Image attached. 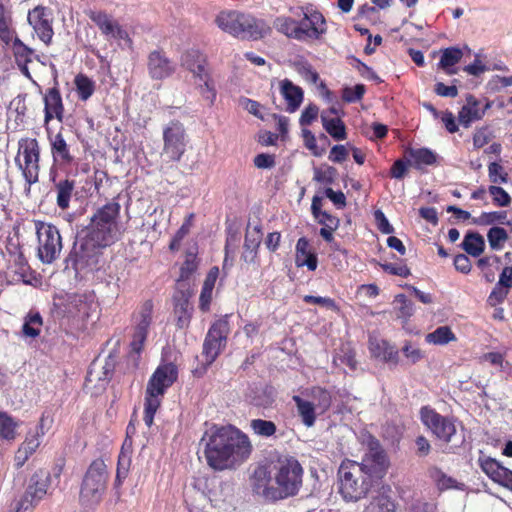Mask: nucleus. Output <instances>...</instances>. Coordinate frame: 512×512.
<instances>
[{
	"mask_svg": "<svg viewBox=\"0 0 512 512\" xmlns=\"http://www.w3.org/2000/svg\"><path fill=\"white\" fill-rule=\"evenodd\" d=\"M121 206L111 201L99 208L91 217L90 224L77 236L68 257L67 265L78 271L90 264L98 249L117 240L119 235L117 219Z\"/></svg>",
	"mask_w": 512,
	"mask_h": 512,
	"instance_id": "f257e3e1",
	"label": "nucleus"
},
{
	"mask_svg": "<svg viewBox=\"0 0 512 512\" xmlns=\"http://www.w3.org/2000/svg\"><path fill=\"white\" fill-rule=\"evenodd\" d=\"M199 445L207 464L217 471L235 469L252 452L248 436L232 426H212L205 431Z\"/></svg>",
	"mask_w": 512,
	"mask_h": 512,
	"instance_id": "f03ea898",
	"label": "nucleus"
},
{
	"mask_svg": "<svg viewBox=\"0 0 512 512\" xmlns=\"http://www.w3.org/2000/svg\"><path fill=\"white\" fill-rule=\"evenodd\" d=\"M303 468L292 456H281L272 463L270 470L260 466L251 477L252 491L266 501L293 497L298 494L303 482Z\"/></svg>",
	"mask_w": 512,
	"mask_h": 512,
	"instance_id": "7ed1b4c3",
	"label": "nucleus"
},
{
	"mask_svg": "<svg viewBox=\"0 0 512 512\" xmlns=\"http://www.w3.org/2000/svg\"><path fill=\"white\" fill-rule=\"evenodd\" d=\"M215 22L222 31L241 39L257 40L270 31L263 20L233 10L221 11Z\"/></svg>",
	"mask_w": 512,
	"mask_h": 512,
	"instance_id": "20e7f679",
	"label": "nucleus"
},
{
	"mask_svg": "<svg viewBox=\"0 0 512 512\" xmlns=\"http://www.w3.org/2000/svg\"><path fill=\"white\" fill-rule=\"evenodd\" d=\"M338 474L339 491L347 502H357L364 498L373 486L374 479L366 475L357 462H343L339 467Z\"/></svg>",
	"mask_w": 512,
	"mask_h": 512,
	"instance_id": "39448f33",
	"label": "nucleus"
},
{
	"mask_svg": "<svg viewBox=\"0 0 512 512\" xmlns=\"http://www.w3.org/2000/svg\"><path fill=\"white\" fill-rule=\"evenodd\" d=\"M423 424L441 441L450 444L446 452H452L464 443V435L457 432L455 419L443 416L429 407L420 411Z\"/></svg>",
	"mask_w": 512,
	"mask_h": 512,
	"instance_id": "423d86ee",
	"label": "nucleus"
},
{
	"mask_svg": "<svg viewBox=\"0 0 512 512\" xmlns=\"http://www.w3.org/2000/svg\"><path fill=\"white\" fill-rule=\"evenodd\" d=\"M229 332L227 319H219L212 324L204 339L201 365L193 369L195 376L201 377L206 373L207 368L216 360L225 347Z\"/></svg>",
	"mask_w": 512,
	"mask_h": 512,
	"instance_id": "0eeeda50",
	"label": "nucleus"
},
{
	"mask_svg": "<svg viewBox=\"0 0 512 512\" xmlns=\"http://www.w3.org/2000/svg\"><path fill=\"white\" fill-rule=\"evenodd\" d=\"M108 479L107 467L103 460H94L84 478L80 490V502L86 507L98 504L106 490Z\"/></svg>",
	"mask_w": 512,
	"mask_h": 512,
	"instance_id": "6e6552de",
	"label": "nucleus"
},
{
	"mask_svg": "<svg viewBox=\"0 0 512 512\" xmlns=\"http://www.w3.org/2000/svg\"><path fill=\"white\" fill-rule=\"evenodd\" d=\"M37 256L43 264H52L62 251V238L58 228L50 223L35 221Z\"/></svg>",
	"mask_w": 512,
	"mask_h": 512,
	"instance_id": "1a4fd4ad",
	"label": "nucleus"
},
{
	"mask_svg": "<svg viewBox=\"0 0 512 512\" xmlns=\"http://www.w3.org/2000/svg\"><path fill=\"white\" fill-rule=\"evenodd\" d=\"M188 143L184 125L179 121H171L163 129L162 159L166 162H180Z\"/></svg>",
	"mask_w": 512,
	"mask_h": 512,
	"instance_id": "9d476101",
	"label": "nucleus"
},
{
	"mask_svg": "<svg viewBox=\"0 0 512 512\" xmlns=\"http://www.w3.org/2000/svg\"><path fill=\"white\" fill-rule=\"evenodd\" d=\"M18 154L24 157V164L18 158L15 159L22 174L30 186L38 182L39 177V160H40V147L36 139L23 138L19 140Z\"/></svg>",
	"mask_w": 512,
	"mask_h": 512,
	"instance_id": "9b49d317",
	"label": "nucleus"
},
{
	"mask_svg": "<svg viewBox=\"0 0 512 512\" xmlns=\"http://www.w3.org/2000/svg\"><path fill=\"white\" fill-rule=\"evenodd\" d=\"M359 466L366 475H369L375 481L381 480L384 477L389 467V460L377 439L370 438L368 450Z\"/></svg>",
	"mask_w": 512,
	"mask_h": 512,
	"instance_id": "f8f14e48",
	"label": "nucleus"
},
{
	"mask_svg": "<svg viewBox=\"0 0 512 512\" xmlns=\"http://www.w3.org/2000/svg\"><path fill=\"white\" fill-rule=\"evenodd\" d=\"M49 484V472L43 469L36 471L31 476L27 489L18 504V512L27 511L37 505L47 494Z\"/></svg>",
	"mask_w": 512,
	"mask_h": 512,
	"instance_id": "ddd939ff",
	"label": "nucleus"
},
{
	"mask_svg": "<svg viewBox=\"0 0 512 512\" xmlns=\"http://www.w3.org/2000/svg\"><path fill=\"white\" fill-rule=\"evenodd\" d=\"M302 19L297 21V29H301L307 36L305 41L319 39L326 33V21L324 16L311 7H301Z\"/></svg>",
	"mask_w": 512,
	"mask_h": 512,
	"instance_id": "4468645a",
	"label": "nucleus"
},
{
	"mask_svg": "<svg viewBox=\"0 0 512 512\" xmlns=\"http://www.w3.org/2000/svg\"><path fill=\"white\" fill-rule=\"evenodd\" d=\"M50 15L48 9L43 6H36L28 13L29 24L45 44L51 42L54 34Z\"/></svg>",
	"mask_w": 512,
	"mask_h": 512,
	"instance_id": "2eb2a0df",
	"label": "nucleus"
},
{
	"mask_svg": "<svg viewBox=\"0 0 512 512\" xmlns=\"http://www.w3.org/2000/svg\"><path fill=\"white\" fill-rule=\"evenodd\" d=\"M153 303L151 300H147L141 306L138 314V322L135 327L133 340L131 342L132 350L136 353H140L142 346L147 338L148 328L152 322Z\"/></svg>",
	"mask_w": 512,
	"mask_h": 512,
	"instance_id": "dca6fc26",
	"label": "nucleus"
},
{
	"mask_svg": "<svg viewBox=\"0 0 512 512\" xmlns=\"http://www.w3.org/2000/svg\"><path fill=\"white\" fill-rule=\"evenodd\" d=\"M177 376L178 371L174 364L159 366L149 379L146 389L164 395L167 388L177 380Z\"/></svg>",
	"mask_w": 512,
	"mask_h": 512,
	"instance_id": "f3484780",
	"label": "nucleus"
},
{
	"mask_svg": "<svg viewBox=\"0 0 512 512\" xmlns=\"http://www.w3.org/2000/svg\"><path fill=\"white\" fill-rule=\"evenodd\" d=\"M147 66L149 75L156 80L170 77L176 69L175 63L161 51H153L149 54Z\"/></svg>",
	"mask_w": 512,
	"mask_h": 512,
	"instance_id": "a211bd4d",
	"label": "nucleus"
},
{
	"mask_svg": "<svg viewBox=\"0 0 512 512\" xmlns=\"http://www.w3.org/2000/svg\"><path fill=\"white\" fill-rule=\"evenodd\" d=\"M490 107V102H487L485 106L481 108L480 101L478 99L471 94L467 95L466 104L462 106L458 114L460 124L465 128H468L472 122L482 119L485 112Z\"/></svg>",
	"mask_w": 512,
	"mask_h": 512,
	"instance_id": "6ab92c4d",
	"label": "nucleus"
},
{
	"mask_svg": "<svg viewBox=\"0 0 512 512\" xmlns=\"http://www.w3.org/2000/svg\"><path fill=\"white\" fill-rule=\"evenodd\" d=\"M482 470L494 482L512 490V471L492 458L480 460Z\"/></svg>",
	"mask_w": 512,
	"mask_h": 512,
	"instance_id": "aec40b11",
	"label": "nucleus"
},
{
	"mask_svg": "<svg viewBox=\"0 0 512 512\" xmlns=\"http://www.w3.org/2000/svg\"><path fill=\"white\" fill-rule=\"evenodd\" d=\"M44 125L55 117L57 120L62 122L64 114V106L60 91L57 87H53L47 90L44 96Z\"/></svg>",
	"mask_w": 512,
	"mask_h": 512,
	"instance_id": "412c9836",
	"label": "nucleus"
},
{
	"mask_svg": "<svg viewBox=\"0 0 512 512\" xmlns=\"http://www.w3.org/2000/svg\"><path fill=\"white\" fill-rule=\"evenodd\" d=\"M49 141L54 162L64 165H69L73 162L74 157L70 153V147L62 133L58 132L54 136H49Z\"/></svg>",
	"mask_w": 512,
	"mask_h": 512,
	"instance_id": "4be33fe9",
	"label": "nucleus"
},
{
	"mask_svg": "<svg viewBox=\"0 0 512 512\" xmlns=\"http://www.w3.org/2000/svg\"><path fill=\"white\" fill-rule=\"evenodd\" d=\"M280 92L287 102V111L295 112L303 101V90L289 79H284L280 82Z\"/></svg>",
	"mask_w": 512,
	"mask_h": 512,
	"instance_id": "5701e85b",
	"label": "nucleus"
},
{
	"mask_svg": "<svg viewBox=\"0 0 512 512\" xmlns=\"http://www.w3.org/2000/svg\"><path fill=\"white\" fill-rule=\"evenodd\" d=\"M295 262L298 267L306 266L310 271L317 268V256L310 250L309 241L305 237H301L297 241Z\"/></svg>",
	"mask_w": 512,
	"mask_h": 512,
	"instance_id": "b1692460",
	"label": "nucleus"
},
{
	"mask_svg": "<svg viewBox=\"0 0 512 512\" xmlns=\"http://www.w3.org/2000/svg\"><path fill=\"white\" fill-rule=\"evenodd\" d=\"M174 302L177 326L180 329L188 327L192 313V307L190 306L188 295L181 291L174 296Z\"/></svg>",
	"mask_w": 512,
	"mask_h": 512,
	"instance_id": "393cba45",
	"label": "nucleus"
},
{
	"mask_svg": "<svg viewBox=\"0 0 512 512\" xmlns=\"http://www.w3.org/2000/svg\"><path fill=\"white\" fill-rule=\"evenodd\" d=\"M273 26L278 32L286 35L288 38L305 42L307 33L305 34L301 29H297V20L280 16L274 20Z\"/></svg>",
	"mask_w": 512,
	"mask_h": 512,
	"instance_id": "a878e982",
	"label": "nucleus"
},
{
	"mask_svg": "<svg viewBox=\"0 0 512 512\" xmlns=\"http://www.w3.org/2000/svg\"><path fill=\"white\" fill-rule=\"evenodd\" d=\"M56 204L61 210H67L70 206V200L74 195L75 181L72 179H63L55 182Z\"/></svg>",
	"mask_w": 512,
	"mask_h": 512,
	"instance_id": "bb28decb",
	"label": "nucleus"
},
{
	"mask_svg": "<svg viewBox=\"0 0 512 512\" xmlns=\"http://www.w3.org/2000/svg\"><path fill=\"white\" fill-rule=\"evenodd\" d=\"M370 350L375 357L380 358L385 362L393 364L398 363V351L385 340H371Z\"/></svg>",
	"mask_w": 512,
	"mask_h": 512,
	"instance_id": "cd10ccee",
	"label": "nucleus"
},
{
	"mask_svg": "<svg viewBox=\"0 0 512 512\" xmlns=\"http://www.w3.org/2000/svg\"><path fill=\"white\" fill-rule=\"evenodd\" d=\"M408 154L411 158L410 165L417 170H422L424 166H432L437 163L438 156L428 148L409 149Z\"/></svg>",
	"mask_w": 512,
	"mask_h": 512,
	"instance_id": "c85d7f7f",
	"label": "nucleus"
},
{
	"mask_svg": "<svg viewBox=\"0 0 512 512\" xmlns=\"http://www.w3.org/2000/svg\"><path fill=\"white\" fill-rule=\"evenodd\" d=\"M182 66L193 73L194 78L207 71L206 59L198 50H189L182 55Z\"/></svg>",
	"mask_w": 512,
	"mask_h": 512,
	"instance_id": "c756f323",
	"label": "nucleus"
},
{
	"mask_svg": "<svg viewBox=\"0 0 512 512\" xmlns=\"http://www.w3.org/2000/svg\"><path fill=\"white\" fill-rule=\"evenodd\" d=\"M261 241V231L258 227L254 228V231H247L244 240V252L242 259L246 263L254 262L257 256V250Z\"/></svg>",
	"mask_w": 512,
	"mask_h": 512,
	"instance_id": "7c9ffc66",
	"label": "nucleus"
},
{
	"mask_svg": "<svg viewBox=\"0 0 512 512\" xmlns=\"http://www.w3.org/2000/svg\"><path fill=\"white\" fill-rule=\"evenodd\" d=\"M388 492H391V487L389 485H382L379 495L373 497L369 505L371 512H395V504L387 495Z\"/></svg>",
	"mask_w": 512,
	"mask_h": 512,
	"instance_id": "2f4dec72",
	"label": "nucleus"
},
{
	"mask_svg": "<svg viewBox=\"0 0 512 512\" xmlns=\"http://www.w3.org/2000/svg\"><path fill=\"white\" fill-rule=\"evenodd\" d=\"M461 248L467 254L473 257H478L483 253L485 249L484 237L478 232L469 231L461 243Z\"/></svg>",
	"mask_w": 512,
	"mask_h": 512,
	"instance_id": "473e14b6",
	"label": "nucleus"
},
{
	"mask_svg": "<svg viewBox=\"0 0 512 512\" xmlns=\"http://www.w3.org/2000/svg\"><path fill=\"white\" fill-rule=\"evenodd\" d=\"M162 396L163 394L146 389L143 420L148 427L153 424L154 415L160 407Z\"/></svg>",
	"mask_w": 512,
	"mask_h": 512,
	"instance_id": "72a5a7b5",
	"label": "nucleus"
},
{
	"mask_svg": "<svg viewBox=\"0 0 512 512\" xmlns=\"http://www.w3.org/2000/svg\"><path fill=\"white\" fill-rule=\"evenodd\" d=\"M321 120L326 132L335 140L346 139V128L340 118H329L327 112H322Z\"/></svg>",
	"mask_w": 512,
	"mask_h": 512,
	"instance_id": "f704fd0d",
	"label": "nucleus"
},
{
	"mask_svg": "<svg viewBox=\"0 0 512 512\" xmlns=\"http://www.w3.org/2000/svg\"><path fill=\"white\" fill-rule=\"evenodd\" d=\"M293 401L296 404L299 415L302 418V422L307 426L311 427L315 423V406L314 403L302 399L300 396H293Z\"/></svg>",
	"mask_w": 512,
	"mask_h": 512,
	"instance_id": "c9c22d12",
	"label": "nucleus"
},
{
	"mask_svg": "<svg viewBox=\"0 0 512 512\" xmlns=\"http://www.w3.org/2000/svg\"><path fill=\"white\" fill-rule=\"evenodd\" d=\"M195 84L199 88L201 95L212 104L216 98V90L208 71L196 76Z\"/></svg>",
	"mask_w": 512,
	"mask_h": 512,
	"instance_id": "e433bc0d",
	"label": "nucleus"
},
{
	"mask_svg": "<svg viewBox=\"0 0 512 512\" xmlns=\"http://www.w3.org/2000/svg\"><path fill=\"white\" fill-rule=\"evenodd\" d=\"M250 428L255 435L263 438H269L277 431V427L273 421L259 418L250 421Z\"/></svg>",
	"mask_w": 512,
	"mask_h": 512,
	"instance_id": "4c0bfd02",
	"label": "nucleus"
},
{
	"mask_svg": "<svg viewBox=\"0 0 512 512\" xmlns=\"http://www.w3.org/2000/svg\"><path fill=\"white\" fill-rule=\"evenodd\" d=\"M463 56L462 51L457 47H449L443 50L439 67L446 70L449 74L454 73L452 70H448L450 67L457 64Z\"/></svg>",
	"mask_w": 512,
	"mask_h": 512,
	"instance_id": "58836bf2",
	"label": "nucleus"
},
{
	"mask_svg": "<svg viewBox=\"0 0 512 512\" xmlns=\"http://www.w3.org/2000/svg\"><path fill=\"white\" fill-rule=\"evenodd\" d=\"M75 85L78 96L83 101L88 100L94 93V82L83 74H79L75 77Z\"/></svg>",
	"mask_w": 512,
	"mask_h": 512,
	"instance_id": "ea45409f",
	"label": "nucleus"
},
{
	"mask_svg": "<svg viewBox=\"0 0 512 512\" xmlns=\"http://www.w3.org/2000/svg\"><path fill=\"white\" fill-rule=\"evenodd\" d=\"M44 417L41 418L39 426L36 429V432L34 434L29 433L25 439V441L22 443L21 448H24V450L31 456L39 447L40 445V437L44 435Z\"/></svg>",
	"mask_w": 512,
	"mask_h": 512,
	"instance_id": "a19ab883",
	"label": "nucleus"
},
{
	"mask_svg": "<svg viewBox=\"0 0 512 512\" xmlns=\"http://www.w3.org/2000/svg\"><path fill=\"white\" fill-rule=\"evenodd\" d=\"M314 406L320 410L321 413L327 411L331 406L332 398L330 393L320 387H314L311 391Z\"/></svg>",
	"mask_w": 512,
	"mask_h": 512,
	"instance_id": "79ce46f5",
	"label": "nucleus"
},
{
	"mask_svg": "<svg viewBox=\"0 0 512 512\" xmlns=\"http://www.w3.org/2000/svg\"><path fill=\"white\" fill-rule=\"evenodd\" d=\"M41 326L42 317L40 314H29L22 326L23 335L26 337L35 338L39 335Z\"/></svg>",
	"mask_w": 512,
	"mask_h": 512,
	"instance_id": "37998d69",
	"label": "nucleus"
},
{
	"mask_svg": "<svg viewBox=\"0 0 512 512\" xmlns=\"http://www.w3.org/2000/svg\"><path fill=\"white\" fill-rule=\"evenodd\" d=\"M455 336L448 326H440L432 333L427 334L426 341L428 343L443 345L454 340Z\"/></svg>",
	"mask_w": 512,
	"mask_h": 512,
	"instance_id": "c03bdc74",
	"label": "nucleus"
},
{
	"mask_svg": "<svg viewBox=\"0 0 512 512\" xmlns=\"http://www.w3.org/2000/svg\"><path fill=\"white\" fill-rule=\"evenodd\" d=\"M506 217L505 211L483 212L479 217L472 218V223L475 225L504 224Z\"/></svg>",
	"mask_w": 512,
	"mask_h": 512,
	"instance_id": "a18cd8bd",
	"label": "nucleus"
},
{
	"mask_svg": "<svg viewBox=\"0 0 512 512\" xmlns=\"http://www.w3.org/2000/svg\"><path fill=\"white\" fill-rule=\"evenodd\" d=\"M487 239L491 249L499 251L503 248L504 242L508 239V234L502 227H492L487 233Z\"/></svg>",
	"mask_w": 512,
	"mask_h": 512,
	"instance_id": "49530a36",
	"label": "nucleus"
},
{
	"mask_svg": "<svg viewBox=\"0 0 512 512\" xmlns=\"http://www.w3.org/2000/svg\"><path fill=\"white\" fill-rule=\"evenodd\" d=\"M338 176L337 169L333 166L324 165L314 169L313 179L319 183L331 185Z\"/></svg>",
	"mask_w": 512,
	"mask_h": 512,
	"instance_id": "de8ad7c7",
	"label": "nucleus"
},
{
	"mask_svg": "<svg viewBox=\"0 0 512 512\" xmlns=\"http://www.w3.org/2000/svg\"><path fill=\"white\" fill-rule=\"evenodd\" d=\"M16 424L6 413L0 412V437L4 439L15 438Z\"/></svg>",
	"mask_w": 512,
	"mask_h": 512,
	"instance_id": "09e8293b",
	"label": "nucleus"
},
{
	"mask_svg": "<svg viewBox=\"0 0 512 512\" xmlns=\"http://www.w3.org/2000/svg\"><path fill=\"white\" fill-rule=\"evenodd\" d=\"M488 191L493 196V201L497 206L507 207L510 205L511 197L502 187L492 185L488 188Z\"/></svg>",
	"mask_w": 512,
	"mask_h": 512,
	"instance_id": "8fccbe9b",
	"label": "nucleus"
},
{
	"mask_svg": "<svg viewBox=\"0 0 512 512\" xmlns=\"http://www.w3.org/2000/svg\"><path fill=\"white\" fill-rule=\"evenodd\" d=\"M488 174L492 183H506L508 181V174L504 171L502 165L497 162L489 164Z\"/></svg>",
	"mask_w": 512,
	"mask_h": 512,
	"instance_id": "3c124183",
	"label": "nucleus"
},
{
	"mask_svg": "<svg viewBox=\"0 0 512 512\" xmlns=\"http://www.w3.org/2000/svg\"><path fill=\"white\" fill-rule=\"evenodd\" d=\"M365 93V86L363 84H357L353 88L346 87L343 89L342 98L348 103H353L360 100Z\"/></svg>",
	"mask_w": 512,
	"mask_h": 512,
	"instance_id": "603ef678",
	"label": "nucleus"
},
{
	"mask_svg": "<svg viewBox=\"0 0 512 512\" xmlns=\"http://www.w3.org/2000/svg\"><path fill=\"white\" fill-rule=\"evenodd\" d=\"M394 302L399 304V317L408 318L412 316L414 312V304L408 300L405 295L399 294L395 297Z\"/></svg>",
	"mask_w": 512,
	"mask_h": 512,
	"instance_id": "864d4df0",
	"label": "nucleus"
},
{
	"mask_svg": "<svg viewBox=\"0 0 512 512\" xmlns=\"http://www.w3.org/2000/svg\"><path fill=\"white\" fill-rule=\"evenodd\" d=\"M402 353L411 364L419 362L423 357V352L411 342H406L402 347Z\"/></svg>",
	"mask_w": 512,
	"mask_h": 512,
	"instance_id": "5fc2aeb1",
	"label": "nucleus"
},
{
	"mask_svg": "<svg viewBox=\"0 0 512 512\" xmlns=\"http://www.w3.org/2000/svg\"><path fill=\"white\" fill-rule=\"evenodd\" d=\"M92 19L97 22L101 31L106 35L115 36L116 30L118 34L121 33V30L116 28L113 22L109 20L105 14H99L97 17H93Z\"/></svg>",
	"mask_w": 512,
	"mask_h": 512,
	"instance_id": "6e6d98bb",
	"label": "nucleus"
},
{
	"mask_svg": "<svg viewBox=\"0 0 512 512\" xmlns=\"http://www.w3.org/2000/svg\"><path fill=\"white\" fill-rule=\"evenodd\" d=\"M493 137L492 132L488 127H482L478 129L473 136V145L479 149L486 145Z\"/></svg>",
	"mask_w": 512,
	"mask_h": 512,
	"instance_id": "4d7b16f0",
	"label": "nucleus"
},
{
	"mask_svg": "<svg viewBox=\"0 0 512 512\" xmlns=\"http://www.w3.org/2000/svg\"><path fill=\"white\" fill-rule=\"evenodd\" d=\"M410 163V161L405 162L402 159H397L390 169L391 177L397 180L403 179L408 172V166Z\"/></svg>",
	"mask_w": 512,
	"mask_h": 512,
	"instance_id": "13d9d810",
	"label": "nucleus"
},
{
	"mask_svg": "<svg viewBox=\"0 0 512 512\" xmlns=\"http://www.w3.org/2000/svg\"><path fill=\"white\" fill-rule=\"evenodd\" d=\"M197 269L196 255L194 253H188L186 260L181 267V278L186 279Z\"/></svg>",
	"mask_w": 512,
	"mask_h": 512,
	"instance_id": "bf43d9fd",
	"label": "nucleus"
},
{
	"mask_svg": "<svg viewBox=\"0 0 512 512\" xmlns=\"http://www.w3.org/2000/svg\"><path fill=\"white\" fill-rule=\"evenodd\" d=\"M302 134H303L306 148L309 149L310 151H312L314 156H316V157L321 156L324 153V149H322V150L318 149L317 144H316L315 135L310 130H307V129H304L302 131Z\"/></svg>",
	"mask_w": 512,
	"mask_h": 512,
	"instance_id": "052dcab7",
	"label": "nucleus"
},
{
	"mask_svg": "<svg viewBox=\"0 0 512 512\" xmlns=\"http://www.w3.org/2000/svg\"><path fill=\"white\" fill-rule=\"evenodd\" d=\"M316 221L322 226H326L330 229H338L340 225V219L334 215H331L327 211H323L318 217H314Z\"/></svg>",
	"mask_w": 512,
	"mask_h": 512,
	"instance_id": "680f3d73",
	"label": "nucleus"
},
{
	"mask_svg": "<svg viewBox=\"0 0 512 512\" xmlns=\"http://www.w3.org/2000/svg\"><path fill=\"white\" fill-rule=\"evenodd\" d=\"M319 109L316 105L310 104L308 105L302 112L300 117V125L306 126L310 125L318 116Z\"/></svg>",
	"mask_w": 512,
	"mask_h": 512,
	"instance_id": "e2e57ef3",
	"label": "nucleus"
},
{
	"mask_svg": "<svg viewBox=\"0 0 512 512\" xmlns=\"http://www.w3.org/2000/svg\"><path fill=\"white\" fill-rule=\"evenodd\" d=\"M324 194L329 198L337 208L346 206V197L342 191H334L332 188H326Z\"/></svg>",
	"mask_w": 512,
	"mask_h": 512,
	"instance_id": "0e129e2a",
	"label": "nucleus"
},
{
	"mask_svg": "<svg viewBox=\"0 0 512 512\" xmlns=\"http://www.w3.org/2000/svg\"><path fill=\"white\" fill-rule=\"evenodd\" d=\"M348 157V150L344 145H334L329 154V160L334 163H342Z\"/></svg>",
	"mask_w": 512,
	"mask_h": 512,
	"instance_id": "69168bd1",
	"label": "nucleus"
},
{
	"mask_svg": "<svg viewBox=\"0 0 512 512\" xmlns=\"http://www.w3.org/2000/svg\"><path fill=\"white\" fill-rule=\"evenodd\" d=\"M375 220L378 224V229L384 234H391L394 232L393 226L389 223L385 214L381 210H376L374 212Z\"/></svg>",
	"mask_w": 512,
	"mask_h": 512,
	"instance_id": "338daca9",
	"label": "nucleus"
},
{
	"mask_svg": "<svg viewBox=\"0 0 512 512\" xmlns=\"http://www.w3.org/2000/svg\"><path fill=\"white\" fill-rule=\"evenodd\" d=\"M455 269L461 273L468 274L471 271V261L465 254H458L454 258Z\"/></svg>",
	"mask_w": 512,
	"mask_h": 512,
	"instance_id": "774afa93",
	"label": "nucleus"
}]
</instances>
